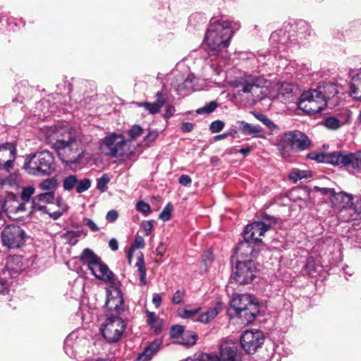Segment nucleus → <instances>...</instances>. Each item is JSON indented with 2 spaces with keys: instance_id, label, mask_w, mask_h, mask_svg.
Returning a JSON list of instances; mask_svg holds the SVG:
<instances>
[{
  "instance_id": "obj_1",
  "label": "nucleus",
  "mask_w": 361,
  "mask_h": 361,
  "mask_svg": "<svg viewBox=\"0 0 361 361\" xmlns=\"http://www.w3.org/2000/svg\"><path fill=\"white\" fill-rule=\"evenodd\" d=\"M46 137L53 143L59 159L66 164L76 163L82 156V145L80 139L68 128L52 126L46 128Z\"/></svg>"
},
{
  "instance_id": "obj_2",
  "label": "nucleus",
  "mask_w": 361,
  "mask_h": 361,
  "mask_svg": "<svg viewBox=\"0 0 361 361\" xmlns=\"http://www.w3.org/2000/svg\"><path fill=\"white\" fill-rule=\"evenodd\" d=\"M307 157L319 162L330 164L339 167H345L352 173L361 170V152L354 153L338 151L326 153H310Z\"/></svg>"
},
{
  "instance_id": "obj_3",
  "label": "nucleus",
  "mask_w": 361,
  "mask_h": 361,
  "mask_svg": "<svg viewBox=\"0 0 361 361\" xmlns=\"http://www.w3.org/2000/svg\"><path fill=\"white\" fill-rule=\"evenodd\" d=\"M231 35L229 22L215 20L211 23L204 39L211 51L219 52L228 47Z\"/></svg>"
},
{
  "instance_id": "obj_4",
  "label": "nucleus",
  "mask_w": 361,
  "mask_h": 361,
  "mask_svg": "<svg viewBox=\"0 0 361 361\" xmlns=\"http://www.w3.org/2000/svg\"><path fill=\"white\" fill-rule=\"evenodd\" d=\"M23 169L30 175L48 176L55 171L56 164L52 154L43 150L27 156Z\"/></svg>"
},
{
  "instance_id": "obj_5",
  "label": "nucleus",
  "mask_w": 361,
  "mask_h": 361,
  "mask_svg": "<svg viewBox=\"0 0 361 361\" xmlns=\"http://www.w3.org/2000/svg\"><path fill=\"white\" fill-rule=\"evenodd\" d=\"M268 80L263 77L246 75L230 82L231 87L240 88L239 92L250 94L253 102L260 100L267 93Z\"/></svg>"
},
{
  "instance_id": "obj_6",
  "label": "nucleus",
  "mask_w": 361,
  "mask_h": 361,
  "mask_svg": "<svg viewBox=\"0 0 361 361\" xmlns=\"http://www.w3.org/2000/svg\"><path fill=\"white\" fill-rule=\"evenodd\" d=\"M311 142L304 133L298 131L284 133L277 144L278 149L283 158H288L293 150L303 151L309 149Z\"/></svg>"
},
{
  "instance_id": "obj_7",
  "label": "nucleus",
  "mask_w": 361,
  "mask_h": 361,
  "mask_svg": "<svg viewBox=\"0 0 361 361\" xmlns=\"http://www.w3.org/2000/svg\"><path fill=\"white\" fill-rule=\"evenodd\" d=\"M323 193L328 195L332 207L338 210V216L343 221H350L355 218L348 216L353 205V195L347 192H336L332 188H323Z\"/></svg>"
},
{
  "instance_id": "obj_8",
  "label": "nucleus",
  "mask_w": 361,
  "mask_h": 361,
  "mask_svg": "<svg viewBox=\"0 0 361 361\" xmlns=\"http://www.w3.org/2000/svg\"><path fill=\"white\" fill-rule=\"evenodd\" d=\"M127 141L121 133H112L100 140L99 149L102 154L110 157H122L127 154Z\"/></svg>"
},
{
  "instance_id": "obj_9",
  "label": "nucleus",
  "mask_w": 361,
  "mask_h": 361,
  "mask_svg": "<svg viewBox=\"0 0 361 361\" xmlns=\"http://www.w3.org/2000/svg\"><path fill=\"white\" fill-rule=\"evenodd\" d=\"M80 259L87 265L88 269L97 279L107 282L113 281L114 274L90 249H85Z\"/></svg>"
},
{
  "instance_id": "obj_10",
  "label": "nucleus",
  "mask_w": 361,
  "mask_h": 361,
  "mask_svg": "<svg viewBox=\"0 0 361 361\" xmlns=\"http://www.w3.org/2000/svg\"><path fill=\"white\" fill-rule=\"evenodd\" d=\"M80 259L87 265L88 269L97 279L107 282L113 281L114 274L90 249H85Z\"/></svg>"
},
{
  "instance_id": "obj_11",
  "label": "nucleus",
  "mask_w": 361,
  "mask_h": 361,
  "mask_svg": "<svg viewBox=\"0 0 361 361\" xmlns=\"http://www.w3.org/2000/svg\"><path fill=\"white\" fill-rule=\"evenodd\" d=\"M231 307L241 319L243 323L249 324L255 319V314L252 312L256 308L255 298L248 294L233 295L231 302Z\"/></svg>"
},
{
  "instance_id": "obj_12",
  "label": "nucleus",
  "mask_w": 361,
  "mask_h": 361,
  "mask_svg": "<svg viewBox=\"0 0 361 361\" xmlns=\"http://www.w3.org/2000/svg\"><path fill=\"white\" fill-rule=\"evenodd\" d=\"M326 106V100L322 91L310 90L304 92L298 102L300 109L307 114H316Z\"/></svg>"
},
{
  "instance_id": "obj_13",
  "label": "nucleus",
  "mask_w": 361,
  "mask_h": 361,
  "mask_svg": "<svg viewBox=\"0 0 361 361\" xmlns=\"http://www.w3.org/2000/svg\"><path fill=\"white\" fill-rule=\"evenodd\" d=\"M126 326L125 321L120 316L107 314L101 331L102 336L108 342L116 343L121 338Z\"/></svg>"
},
{
  "instance_id": "obj_14",
  "label": "nucleus",
  "mask_w": 361,
  "mask_h": 361,
  "mask_svg": "<svg viewBox=\"0 0 361 361\" xmlns=\"http://www.w3.org/2000/svg\"><path fill=\"white\" fill-rule=\"evenodd\" d=\"M270 228V226L262 221H255L247 225L245 228L243 236L245 241L237 247L238 251L249 247L250 244L261 242V237Z\"/></svg>"
},
{
  "instance_id": "obj_15",
  "label": "nucleus",
  "mask_w": 361,
  "mask_h": 361,
  "mask_svg": "<svg viewBox=\"0 0 361 361\" xmlns=\"http://www.w3.org/2000/svg\"><path fill=\"white\" fill-rule=\"evenodd\" d=\"M3 245L9 248H18L25 243V233L18 225L10 224L4 227L1 235Z\"/></svg>"
},
{
  "instance_id": "obj_16",
  "label": "nucleus",
  "mask_w": 361,
  "mask_h": 361,
  "mask_svg": "<svg viewBox=\"0 0 361 361\" xmlns=\"http://www.w3.org/2000/svg\"><path fill=\"white\" fill-rule=\"evenodd\" d=\"M256 267L252 260L237 262L232 279L240 285L250 283L255 277Z\"/></svg>"
},
{
  "instance_id": "obj_17",
  "label": "nucleus",
  "mask_w": 361,
  "mask_h": 361,
  "mask_svg": "<svg viewBox=\"0 0 361 361\" xmlns=\"http://www.w3.org/2000/svg\"><path fill=\"white\" fill-rule=\"evenodd\" d=\"M264 337L261 331H245L241 336L240 343L243 348L252 354L264 343Z\"/></svg>"
},
{
  "instance_id": "obj_18",
  "label": "nucleus",
  "mask_w": 361,
  "mask_h": 361,
  "mask_svg": "<svg viewBox=\"0 0 361 361\" xmlns=\"http://www.w3.org/2000/svg\"><path fill=\"white\" fill-rule=\"evenodd\" d=\"M105 306L108 310L107 314L121 315L124 311V302L119 289L113 288L107 291Z\"/></svg>"
},
{
  "instance_id": "obj_19",
  "label": "nucleus",
  "mask_w": 361,
  "mask_h": 361,
  "mask_svg": "<svg viewBox=\"0 0 361 361\" xmlns=\"http://www.w3.org/2000/svg\"><path fill=\"white\" fill-rule=\"evenodd\" d=\"M16 149L9 142L0 145V169L8 170L13 167Z\"/></svg>"
},
{
  "instance_id": "obj_20",
  "label": "nucleus",
  "mask_w": 361,
  "mask_h": 361,
  "mask_svg": "<svg viewBox=\"0 0 361 361\" xmlns=\"http://www.w3.org/2000/svg\"><path fill=\"white\" fill-rule=\"evenodd\" d=\"M54 200V191L41 193L32 199L31 202V207L35 211H42L46 212V204L51 203Z\"/></svg>"
},
{
  "instance_id": "obj_21",
  "label": "nucleus",
  "mask_w": 361,
  "mask_h": 361,
  "mask_svg": "<svg viewBox=\"0 0 361 361\" xmlns=\"http://www.w3.org/2000/svg\"><path fill=\"white\" fill-rule=\"evenodd\" d=\"M238 130L245 135H251L253 137L264 138L265 133L263 128L259 125H252L243 121H238Z\"/></svg>"
},
{
  "instance_id": "obj_22",
  "label": "nucleus",
  "mask_w": 361,
  "mask_h": 361,
  "mask_svg": "<svg viewBox=\"0 0 361 361\" xmlns=\"http://www.w3.org/2000/svg\"><path fill=\"white\" fill-rule=\"evenodd\" d=\"M350 94L355 99H361V68L351 73Z\"/></svg>"
},
{
  "instance_id": "obj_23",
  "label": "nucleus",
  "mask_w": 361,
  "mask_h": 361,
  "mask_svg": "<svg viewBox=\"0 0 361 361\" xmlns=\"http://www.w3.org/2000/svg\"><path fill=\"white\" fill-rule=\"evenodd\" d=\"M157 100L154 103L142 102L137 103V105L140 107L145 108L150 114H155L160 111V109L165 103L164 99V94L161 92H157L155 95Z\"/></svg>"
},
{
  "instance_id": "obj_24",
  "label": "nucleus",
  "mask_w": 361,
  "mask_h": 361,
  "mask_svg": "<svg viewBox=\"0 0 361 361\" xmlns=\"http://www.w3.org/2000/svg\"><path fill=\"white\" fill-rule=\"evenodd\" d=\"M221 310L222 303L217 302L213 307L209 308L207 312L200 314L197 321L207 324L212 321Z\"/></svg>"
},
{
  "instance_id": "obj_25",
  "label": "nucleus",
  "mask_w": 361,
  "mask_h": 361,
  "mask_svg": "<svg viewBox=\"0 0 361 361\" xmlns=\"http://www.w3.org/2000/svg\"><path fill=\"white\" fill-rule=\"evenodd\" d=\"M161 345V341L156 339L148 347L145 348L144 352L139 355L137 360L139 361H148L152 357L158 352L159 347Z\"/></svg>"
},
{
  "instance_id": "obj_26",
  "label": "nucleus",
  "mask_w": 361,
  "mask_h": 361,
  "mask_svg": "<svg viewBox=\"0 0 361 361\" xmlns=\"http://www.w3.org/2000/svg\"><path fill=\"white\" fill-rule=\"evenodd\" d=\"M4 206L9 215L22 212L25 210V204L23 202H20L17 200H6Z\"/></svg>"
},
{
  "instance_id": "obj_27",
  "label": "nucleus",
  "mask_w": 361,
  "mask_h": 361,
  "mask_svg": "<svg viewBox=\"0 0 361 361\" xmlns=\"http://www.w3.org/2000/svg\"><path fill=\"white\" fill-rule=\"evenodd\" d=\"M6 267L11 275L19 272L22 269L20 258L18 256L9 257L6 260Z\"/></svg>"
},
{
  "instance_id": "obj_28",
  "label": "nucleus",
  "mask_w": 361,
  "mask_h": 361,
  "mask_svg": "<svg viewBox=\"0 0 361 361\" xmlns=\"http://www.w3.org/2000/svg\"><path fill=\"white\" fill-rule=\"evenodd\" d=\"M147 324L154 332L160 331L162 327V320L154 312L147 311Z\"/></svg>"
},
{
  "instance_id": "obj_29",
  "label": "nucleus",
  "mask_w": 361,
  "mask_h": 361,
  "mask_svg": "<svg viewBox=\"0 0 361 361\" xmlns=\"http://www.w3.org/2000/svg\"><path fill=\"white\" fill-rule=\"evenodd\" d=\"M135 267L137 268L139 272L140 285L145 286L147 284L146 269L142 253H140V256L137 257Z\"/></svg>"
},
{
  "instance_id": "obj_30",
  "label": "nucleus",
  "mask_w": 361,
  "mask_h": 361,
  "mask_svg": "<svg viewBox=\"0 0 361 361\" xmlns=\"http://www.w3.org/2000/svg\"><path fill=\"white\" fill-rule=\"evenodd\" d=\"M81 233L80 231H67L61 237L68 244L75 245L80 237Z\"/></svg>"
},
{
  "instance_id": "obj_31",
  "label": "nucleus",
  "mask_w": 361,
  "mask_h": 361,
  "mask_svg": "<svg viewBox=\"0 0 361 361\" xmlns=\"http://www.w3.org/2000/svg\"><path fill=\"white\" fill-rule=\"evenodd\" d=\"M57 186V180L54 178H47L39 184L41 190L50 192L53 191Z\"/></svg>"
},
{
  "instance_id": "obj_32",
  "label": "nucleus",
  "mask_w": 361,
  "mask_h": 361,
  "mask_svg": "<svg viewBox=\"0 0 361 361\" xmlns=\"http://www.w3.org/2000/svg\"><path fill=\"white\" fill-rule=\"evenodd\" d=\"M197 341V335L192 333H185L178 341L179 343L185 345H192Z\"/></svg>"
},
{
  "instance_id": "obj_33",
  "label": "nucleus",
  "mask_w": 361,
  "mask_h": 361,
  "mask_svg": "<svg viewBox=\"0 0 361 361\" xmlns=\"http://www.w3.org/2000/svg\"><path fill=\"white\" fill-rule=\"evenodd\" d=\"M324 93L323 94L326 99V98H331L334 97L339 92L338 85L334 83L326 84V86L324 87Z\"/></svg>"
},
{
  "instance_id": "obj_34",
  "label": "nucleus",
  "mask_w": 361,
  "mask_h": 361,
  "mask_svg": "<svg viewBox=\"0 0 361 361\" xmlns=\"http://www.w3.org/2000/svg\"><path fill=\"white\" fill-rule=\"evenodd\" d=\"M201 310L200 307L194 308L192 310H178V314L180 317L183 319H190L193 317L195 315L198 314Z\"/></svg>"
},
{
  "instance_id": "obj_35",
  "label": "nucleus",
  "mask_w": 361,
  "mask_h": 361,
  "mask_svg": "<svg viewBox=\"0 0 361 361\" xmlns=\"http://www.w3.org/2000/svg\"><path fill=\"white\" fill-rule=\"evenodd\" d=\"M310 176V172L307 171L295 170L289 176V178L294 183L302 178Z\"/></svg>"
},
{
  "instance_id": "obj_36",
  "label": "nucleus",
  "mask_w": 361,
  "mask_h": 361,
  "mask_svg": "<svg viewBox=\"0 0 361 361\" xmlns=\"http://www.w3.org/2000/svg\"><path fill=\"white\" fill-rule=\"evenodd\" d=\"M77 177L75 175H70L64 178L63 181V188L65 190H71L76 186Z\"/></svg>"
},
{
  "instance_id": "obj_37",
  "label": "nucleus",
  "mask_w": 361,
  "mask_h": 361,
  "mask_svg": "<svg viewBox=\"0 0 361 361\" xmlns=\"http://www.w3.org/2000/svg\"><path fill=\"white\" fill-rule=\"evenodd\" d=\"M91 186V181L88 178H84L80 181L77 180L76 183V192L78 193H82L87 190Z\"/></svg>"
},
{
  "instance_id": "obj_38",
  "label": "nucleus",
  "mask_w": 361,
  "mask_h": 361,
  "mask_svg": "<svg viewBox=\"0 0 361 361\" xmlns=\"http://www.w3.org/2000/svg\"><path fill=\"white\" fill-rule=\"evenodd\" d=\"M34 192L35 188L32 186H28L23 189L21 192V200L25 204L30 202V198Z\"/></svg>"
},
{
  "instance_id": "obj_39",
  "label": "nucleus",
  "mask_w": 361,
  "mask_h": 361,
  "mask_svg": "<svg viewBox=\"0 0 361 361\" xmlns=\"http://www.w3.org/2000/svg\"><path fill=\"white\" fill-rule=\"evenodd\" d=\"M109 181L110 178L109 176L106 173L103 174L99 178L97 179V188L100 192H104Z\"/></svg>"
},
{
  "instance_id": "obj_40",
  "label": "nucleus",
  "mask_w": 361,
  "mask_h": 361,
  "mask_svg": "<svg viewBox=\"0 0 361 361\" xmlns=\"http://www.w3.org/2000/svg\"><path fill=\"white\" fill-rule=\"evenodd\" d=\"M217 107V104L215 102H210L204 106L196 110L197 114H209L214 111Z\"/></svg>"
},
{
  "instance_id": "obj_41",
  "label": "nucleus",
  "mask_w": 361,
  "mask_h": 361,
  "mask_svg": "<svg viewBox=\"0 0 361 361\" xmlns=\"http://www.w3.org/2000/svg\"><path fill=\"white\" fill-rule=\"evenodd\" d=\"M143 132L142 128L139 125H134L131 127L128 130V135L130 137L132 140L136 139L137 137L140 136Z\"/></svg>"
},
{
  "instance_id": "obj_42",
  "label": "nucleus",
  "mask_w": 361,
  "mask_h": 361,
  "mask_svg": "<svg viewBox=\"0 0 361 361\" xmlns=\"http://www.w3.org/2000/svg\"><path fill=\"white\" fill-rule=\"evenodd\" d=\"M324 125L327 128L331 130H336L340 127L339 121L334 117L327 118L324 121Z\"/></svg>"
},
{
  "instance_id": "obj_43",
  "label": "nucleus",
  "mask_w": 361,
  "mask_h": 361,
  "mask_svg": "<svg viewBox=\"0 0 361 361\" xmlns=\"http://www.w3.org/2000/svg\"><path fill=\"white\" fill-rule=\"evenodd\" d=\"M173 207L171 204H168L163 211L159 214V219L164 221H166L170 219L171 216V212Z\"/></svg>"
},
{
  "instance_id": "obj_44",
  "label": "nucleus",
  "mask_w": 361,
  "mask_h": 361,
  "mask_svg": "<svg viewBox=\"0 0 361 361\" xmlns=\"http://www.w3.org/2000/svg\"><path fill=\"white\" fill-rule=\"evenodd\" d=\"M142 230L145 233V235H149L154 227V221L149 220V221H143L141 223L140 226Z\"/></svg>"
},
{
  "instance_id": "obj_45",
  "label": "nucleus",
  "mask_w": 361,
  "mask_h": 361,
  "mask_svg": "<svg viewBox=\"0 0 361 361\" xmlns=\"http://www.w3.org/2000/svg\"><path fill=\"white\" fill-rule=\"evenodd\" d=\"M183 334V327L182 326L175 325L171 327L170 334L172 338L180 339Z\"/></svg>"
},
{
  "instance_id": "obj_46",
  "label": "nucleus",
  "mask_w": 361,
  "mask_h": 361,
  "mask_svg": "<svg viewBox=\"0 0 361 361\" xmlns=\"http://www.w3.org/2000/svg\"><path fill=\"white\" fill-rule=\"evenodd\" d=\"M136 209L145 215H147L150 212L149 204L143 201H140L136 204Z\"/></svg>"
},
{
  "instance_id": "obj_47",
  "label": "nucleus",
  "mask_w": 361,
  "mask_h": 361,
  "mask_svg": "<svg viewBox=\"0 0 361 361\" xmlns=\"http://www.w3.org/2000/svg\"><path fill=\"white\" fill-rule=\"evenodd\" d=\"M224 127V123L220 120H216L210 124L209 129L212 133H216L220 132Z\"/></svg>"
},
{
  "instance_id": "obj_48",
  "label": "nucleus",
  "mask_w": 361,
  "mask_h": 361,
  "mask_svg": "<svg viewBox=\"0 0 361 361\" xmlns=\"http://www.w3.org/2000/svg\"><path fill=\"white\" fill-rule=\"evenodd\" d=\"M185 295V290H177L173 298H172V302L173 304H180L183 302V298Z\"/></svg>"
},
{
  "instance_id": "obj_49",
  "label": "nucleus",
  "mask_w": 361,
  "mask_h": 361,
  "mask_svg": "<svg viewBox=\"0 0 361 361\" xmlns=\"http://www.w3.org/2000/svg\"><path fill=\"white\" fill-rule=\"evenodd\" d=\"M159 136V131L157 130H151L148 134L144 137V141L149 143L154 141Z\"/></svg>"
},
{
  "instance_id": "obj_50",
  "label": "nucleus",
  "mask_w": 361,
  "mask_h": 361,
  "mask_svg": "<svg viewBox=\"0 0 361 361\" xmlns=\"http://www.w3.org/2000/svg\"><path fill=\"white\" fill-rule=\"evenodd\" d=\"M144 247H145L144 238L141 235H137L135 236L134 243L131 246V247H133V249L135 250V248L141 249V248H143Z\"/></svg>"
},
{
  "instance_id": "obj_51",
  "label": "nucleus",
  "mask_w": 361,
  "mask_h": 361,
  "mask_svg": "<svg viewBox=\"0 0 361 361\" xmlns=\"http://www.w3.org/2000/svg\"><path fill=\"white\" fill-rule=\"evenodd\" d=\"M193 81H196V78L192 75H189L183 84V88L194 89Z\"/></svg>"
},
{
  "instance_id": "obj_52",
  "label": "nucleus",
  "mask_w": 361,
  "mask_h": 361,
  "mask_svg": "<svg viewBox=\"0 0 361 361\" xmlns=\"http://www.w3.org/2000/svg\"><path fill=\"white\" fill-rule=\"evenodd\" d=\"M354 212V213L360 215L361 214V198L358 199L355 203H353L352 209L350 210V214L348 216H352L351 212Z\"/></svg>"
},
{
  "instance_id": "obj_53",
  "label": "nucleus",
  "mask_w": 361,
  "mask_h": 361,
  "mask_svg": "<svg viewBox=\"0 0 361 361\" xmlns=\"http://www.w3.org/2000/svg\"><path fill=\"white\" fill-rule=\"evenodd\" d=\"M84 224L90 228V229L93 232H97L99 231V227L97 224L90 219L85 218L84 219Z\"/></svg>"
},
{
  "instance_id": "obj_54",
  "label": "nucleus",
  "mask_w": 361,
  "mask_h": 361,
  "mask_svg": "<svg viewBox=\"0 0 361 361\" xmlns=\"http://www.w3.org/2000/svg\"><path fill=\"white\" fill-rule=\"evenodd\" d=\"M196 20H200V23H205L204 18H202L200 14H193L189 18V23L192 26H195V21Z\"/></svg>"
},
{
  "instance_id": "obj_55",
  "label": "nucleus",
  "mask_w": 361,
  "mask_h": 361,
  "mask_svg": "<svg viewBox=\"0 0 361 361\" xmlns=\"http://www.w3.org/2000/svg\"><path fill=\"white\" fill-rule=\"evenodd\" d=\"M66 212V207L63 204L62 205V210H57V211H55L54 212H51V213H49V215L51 218H52L53 219L56 220V219H58L60 216H62L63 214H64Z\"/></svg>"
},
{
  "instance_id": "obj_56",
  "label": "nucleus",
  "mask_w": 361,
  "mask_h": 361,
  "mask_svg": "<svg viewBox=\"0 0 361 361\" xmlns=\"http://www.w3.org/2000/svg\"><path fill=\"white\" fill-rule=\"evenodd\" d=\"M118 218V212L116 210H110L106 216L107 221L110 222L115 221Z\"/></svg>"
},
{
  "instance_id": "obj_57",
  "label": "nucleus",
  "mask_w": 361,
  "mask_h": 361,
  "mask_svg": "<svg viewBox=\"0 0 361 361\" xmlns=\"http://www.w3.org/2000/svg\"><path fill=\"white\" fill-rule=\"evenodd\" d=\"M192 180L190 177L188 175H182L179 178V183L183 185H188L191 183Z\"/></svg>"
},
{
  "instance_id": "obj_58",
  "label": "nucleus",
  "mask_w": 361,
  "mask_h": 361,
  "mask_svg": "<svg viewBox=\"0 0 361 361\" xmlns=\"http://www.w3.org/2000/svg\"><path fill=\"white\" fill-rule=\"evenodd\" d=\"M253 115L257 120L260 121L265 126H266V123H267L269 122V121L270 120L269 118L267 117V116H265L262 114L254 113Z\"/></svg>"
},
{
  "instance_id": "obj_59",
  "label": "nucleus",
  "mask_w": 361,
  "mask_h": 361,
  "mask_svg": "<svg viewBox=\"0 0 361 361\" xmlns=\"http://www.w3.org/2000/svg\"><path fill=\"white\" fill-rule=\"evenodd\" d=\"M162 300L161 295L159 293H154L152 297V302L155 305V307L157 308L160 306L161 302Z\"/></svg>"
},
{
  "instance_id": "obj_60",
  "label": "nucleus",
  "mask_w": 361,
  "mask_h": 361,
  "mask_svg": "<svg viewBox=\"0 0 361 361\" xmlns=\"http://www.w3.org/2000/svg\"><path fill=\"white\" fill-rule=\"evenodd\" d=\"M193 124L190 122H185L182 124L181 130L183 132L188 133L192 130L193 129Z\"/></svg>"
},
{
  "instance_id": "obj_61",
  "label": "nucleus",
  "mask_w": 361,
  "mask_h": 361,
  "mask_svg": "<svg viewBox=\"0 0 361 361\" xmlns=\"http://www.w3.org/2000/svg\"><path fill=\"white\" fill-rule=\"evenodd\" d=\"M8 292V286L6 281L0 278V293L5 294Z\"/></svg>"
},
{
  "instance_id": "obj_62",
  "label": "nucleus",
  "mask_w": 361,
  "mask_h": 361,
  "mask_svg": "<svg viewBox=\"0 0 361 361\" xmlns=\"http://www.w3.org/2000/svg\"><path fill=\"white\" fill-rule=\"evenodd\" d=\"M174 113H175V108L173 106H168L166 107V112L164 115V117L166 119H168L169 118L172 116Z\"/></svg>"
},
{
  "instance_id": "obj_63",
  "label": "nucleus",
  "mask_w": 361,
  "mask_h": 361,
  "mask_svg": "<svg viewBox=\"0 0 361 361\" xmlns=\"http://www.w3.org/2000/svg\"><path fill=\"white\" fill-rule=\"evenodd\" d=\"M109 245L113 251H116L118 248V242L115 238H112L109 240Z\"/></svg>"
},
{
  "instance_id": "obj_64",
  "label": "nucleus",
  "mask_w": 361,
  "mask_h": 361,
  "mask_svg": "<svg viewBox=\"0 0 361 361\" xmlns=\"http://www.w3.org/2000/svg\"><path fill=\"white\" fill-rule=\"evenodd\" d=\"M283 90L286 91V93L288 94H290L292 92V87L288 84H285V85H282V89L280 91V94H284L283 92ZM288 97H289V95H288Z\"/></svg>"
}]
</instances>
